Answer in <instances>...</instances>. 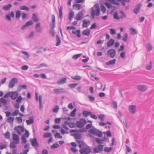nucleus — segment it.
I'll return each mask as SVG.
<instances>
[{
    "instance_id": "f257e3e1",
    "label": "nucleus",
    "mask_w": 154,
    "mask_h": 154,
    "mask_svg": "<svg viewBox=\"0 0 154 154\" xmlns=\"http://www.w3.org/2000/svg\"><path fill=\"white\" fill-rule=\"evenodd\" d=\"M91 15L93 20L94 19L95 16H98L100 14V8L98 5L96 4L91 8Z\"/></svg>"
},
{
    "instance_id": "f03ea898",
    "label": "nucleus",
    "mask_w": 154,
    "mask_h": 154,
    "mask_svg": "<svg viewBox=\"0 0 154 154\" xmlns=\"http://www.w3.org/2000/svg\"><path fill=\"white\" fill-rule=\"evenodd\" d=\"M88 132L92 134L95 136H97L99 137H101L102 136V133L95 128L90 129Z\"/></svg>"
},
{
    "instance_id": "7ed1b4c3",
    "label": "nucleus",
    "mask_w": 154,
    "mask_h": 154,
    "mask_svg": "<svg viewBox=\"0 0 154 154\" xmlns=\"http://www.w3.org/2000/svg\"><path fill=\"white\" fill-rule=\"evenodd\" d=\"M79 151L81 154H89L91 152V149L89 147H84L80 149Z\"/></svg>"
},
{
    "instance_id": "20e7f679",
    "label": "nucleus",
    "mask_w": 154,
    "mask_h": 154,
    "mask_svg": "<svg viewBox=\"0 0 154 154\" xmlns=\"http://www.w3.org/2000/svg\"><path fill=\"white\" fill-rule=\"evenodd\" d=\"M86 123L87 122L85 119H81L80 121L77 122L76 123L77 126L79 128H82Z\"/></svg>"
},
{
    "instance_id": "39448f33",
    "label": "nucleus",
    "mask_w": 154,
    "mask_h": 154,
    "mask_svg": "<svg viewBox=\"0 0 154 154\" xmlns=\"http://www.w3.org/2000/svg\"><path fill=\"white\" fill-rule=\"evenodd\" d=\"M15 131H16L19 135L20 136L21 135V132H20V130H21V132H23L24 131V128L21 125H18L17 127H15L14 129Z\"/></svg>"
},
{
    "instance_id": "423d86ee",
    "label": "nucleus",
    "mask_w": 154,
    "mask_h": 154,
    "mask_svg": "<svg viewBox=\"0 0 154 154\" xmlns=\"http://www.w3.org/2000/svg\"><path fill=\"white\" fill-rule=\"evenodd\" d=\"M137 106L135 105H131L128 106V109L129 112L132 114L135 113L136 110Z\"/></svg>"
},
{
    "instance_id": "0eeeda50",
    "label": "nucleus",
    "mask_w": 154,
    "mask_h": 154,
    "mask_svg": "<svg viewBox=\"0 0 154 154\" xmlns=\"http://www.w3.org/2000/svg\"><path fill=\"white\" fill-rule=\"evenodd\" d=\"M107 53V55L110 57L113 58L116 54V52L114 49H112L108 50Z\"/></svg>"
},
{
    "instance_id": "6e6552de",
    "label": "nucleus",
    "mask_w": 154,
    "mask_h": 154,
    "mask_svg": "<svg viewBox=\"0 0 154 154\" xmlns=\"http://www.w3.org/2000/svg\"><path fill=\"white\" fill-rule=\"evenodd\" d=\"M17 79L15 78H14L11 79L9 84V87L13 88L15 86V84L17 83Z\"/></svg>"
},
{
    "instance_id": "1a4fd4ad",
    "label": "nucleus",
    "mask_w": 154,
    "mask_h": 154,
    "mask_svg": "<svg viewBox=\"0 0 154 154\" xmlns=\"http://www.w3.org/2000/svg\"><path fill=\"white\" fill-rule=\"evenodd\" d=\"M138 90L141 92H144L148 88V86L146 85H140L137 86Z\"/></svg>"
},
{
    "instance_id": "9d476101",
    "label": "nucleus",
    "mask_w": 154,
    "mask_h": 154,
    "mask_svg": "<svg viewBox=\"0 0 154 154\" xmlns=\"http://www.w3.org/2000/svg\"><path fill=\"white\" fill-rule=\"evenodd\" d=\"M53 91L56 94H58L67 92L65 91L63 88L54 89H53Z\"/></svg>"
},
{
    "instance_id": "9b49d317",
    "label": "nucleus",
    "mask_w": 154,
    "mask_h": 154,
    "mask_svg": "<svg viewBox=\"0 0 154 154\" xmlns=\"http://www.w3.org/2000/svg\"><path fill=\"white\" fill-rule=\"evenodd\" d=\"M103 145H99L97 146V148L94 149L93 151L94 153L99 152L100 151H102L103 150Z\"/></svg>"
},
{
    "instance_id": "f8f14e48",
    "label": "nucleus",
    "mask_w": 154,
    "mask_h": 154,
    "mask_svg": "<svg viewBox=\"0 0 154 154\" xmlns=\"http://www.w3.org/2000/svg\"><path fill=\"white\" fill-rule=\"evenodd\" d=\"M141 5L140 3L137 4L133 10V12L136 15L138 14Z\"/></svg>"
},
{
    "instance_id": "ddd939ff",
    "label": "nucleus",
    "mask_w": 154,
    "mask_h": 154,
    "mask_svg": "<svg viewBox=\"0 0 154 154\" xmlns=\"http://www.w3.org/2000/svg\"><path fill=\"white\" fill-rule=\"evenodd\" d=\"M84 15L82 12L80 11L76 15L75 19L79 21L81 20L83 18Z\"/></svg>"
},
{
    "instance_id": "4468645a",
    "label": "nucleus",
    "mask_w": 154,
    "mask_h": 154,
    "mask_svg": "<svg viewBox=\"0 0 154 154\" xmlns=\"http://www.w3.org/2000/svg\"><path fill=\"white\" fill-rule=\"evenodd\" d=\"M14 12L13 11H11L9 14H7L6 15V19L9 21L11 20V17L14 18Z\"/></svg>"
},
{
    "instance_id": "2eb2a0df",
    "label": "nucleus",
    "mask_w": 154,
    "mask_h": 154,
    "mask_svg": "<svg viewBox=\"0 0 154 154\" xmlns=\"http://www.w3.org/2000/svg\"><path fill=\"white\" fill-rule=\"evenodd\" d=\"M13 139L14 142L16 144H18L19 142V139L18 136L16 134H13Z\"/></svg>"
},
{
    "instance_id": "dca6fc26",
    "label": "nucleus",
    "mask_w": 154,
    "mask_h": 154,
    "mask_svg": "<svg viewBox=\"0 0 154 154\" xmlns=\"http://www.w3.org/2000/svg\"><path fill=\"white\" fill-rule=\"evenodd\" d=\"M30 141L31 144L32 146H35L36 147H38L39 146L38 143H37V139L36 138H34L32 140L31 139Z\"/></svg>"
},
{
    "instance_id": "f3484780",
    "label": "nucleus",
    "mask_w": 154,
    "mask_h": 154,
    "mask_svg": "<svg viewBox=\"0 0 154 154\" xmlns=\"http://www.w3.org/2000/svg\"><path fill=\"white\" fill-rule=\"evenodd\" d=\"M67 78L66 77H63L60 80L57 81V84L58 85H62L66 83Z\"/></svg>"
},
{
    "instance_id": "a211bd4d",
    "label": "nucleus",
    "mask_w": 154,
    "mask_h": 154,
    "mask_svg": "<svg viewBox=\"0 0 154 154\" xmlns=\"http://www.w3.org/2000/svg\"><path fill=\"white\" fill-rule=\"evenodd\" d=\"M83 22L82 26L83 27H87L90 24V21L88 20H84Z\"/></svg>"
},
{
    "instance_id": "6ab92c4d",
    "label": "nucleus",
    "mask_w": 154,
    "mask_h": 154,
    "mask_svg": "<svg viewBox=\"0 0 154 154\" xmlns=\"http://www.w3.org/2000/svg\"><path fill=\"white\" fill-rule=\"evenodd\" d=\"M32 19L35 22L37 23L39 21V20L36 14L35 13L32 14Z\"/></svg>"
},
{
    "instance_id": "aec40b11",
    "label": "nucleus",
    "mask_w": 154,
    "mask_h": 154,
    "mask_svg": "<svg viewBox=\"0 0 154 154\" xmlns=\"http://www.w3.org/2000/svg\"><path fill=\"white\" fill-rule=\"evenodd\" d=\"M27 124L28 125H30L34 122L33 117V116L30 117L28 120H27L26 121Z\"/></svg>"
},
{
    "instance_id": "412c9836",
    "label": "nucleus",
    "mask_w": 154,
    "mask_h": 154,
    "mask_svg": "<svg viewBox=\"0 0 154 154\" xmlns=\"http://www.w3.org/2000/svg\"><path fill=\"white\" fill-rule=\"evenodd\" d=\"M115 43V41L114 39H110L107 43V46L108 47H110L113 45Z\"/></svg>"
},
{
    "instance_id": "4be33fe9",
    "label": "nucleus",
    "mask_w": 154,
    "mask_h": 154,
    "mask_svg": "<svg viewBox=\"0 0 154 154\" xmlns=\"http://www.w3.org/2000/svg\"><path fill=\"white\" fill-rule=\"evenodd\" d=\"M116 60L115 59H113L112 60H110L108 62H107L105 64L106 65H113L115 64Z\"/></svg>"
},
{
    "instance_id": "5701e85b",
    "label": "nucleus",
    "mask_w": 154,
    "mask_h": 154,
    "mask_svg": "<svg viewBox=\"0 0 154 154\" xmlns=\"http://www.w3.org/2000/svg\"><path fill=\"white\" fill-rule=\"evenodd\" d=\"M72 33L73 34H76L78 38H80L81 36V35L80 34V30H77L75 31H72Z\"/></svg>"
},
{
    "instance_id": "b1692460",
    "label": "nucleus",
    "mask_w": 154,
    "mask_h": 154,
    "mask_svg": "<svg viewBox=\"0 0 154 154\" xmlns=\"http://www.w3.org/2000/svg\"><path fill=\"white\" fill-rule=\"evenodd\" d=\"M11 7V5L10 4H9L7 5L4 6L2 8L3 9L5 10L8 11L10 9Z\"/></svg>"
},
{
    "instance_id": "393cba45",
    "label": "nucleus",
    "mask_w": 154,
    "mask_h": 154,
    "mask_svg": "<svg viewBox=\"0 0 154 154\" xmlns=\"http://www.w3.org/2000/svg\"><path fill=\"white\" fill-rule=\"evenodd\" d=\"M12 99L13 100H14L16 99L17 97H18V94L16 91H12Z\"/></svg>"
},
{
    "instance_id": "a878e982",
    "label": "nucleus",
    "mask_w": 154,
    "mask_h": 154,
    "mask_svg": "<svg viewBox=\"0 0 154 154\" xmlns=\"http://www.w3.org/2000/svg\"><path fill=\"white\" fill-rule=\"evenodd\" d=\"M12 91L9 92L6 94L3 97L6 98L8 97H10L12 99Z\"/></svg>"
},
{
    "instance_id": "bb28decb",
    "label": "nucleus",
    "mask_w": 154,
    "mask_h": 154,
    "mask_svg": "<svg viewBox=\"0 0 154 154\" xmlns=\"http://www.w3.org/2000/svg\"><path fill=\"white\" fill-rule=\"evenodd\" d=\"M90 33V30L89 29H86L84 30L82 32V34L88 36Z\"/></svg>"
},
{
    "instance_id": "cd10ccee",
    "label": "nucleus",
    "mask_w": 154,
    "mask_h": 154,
    "mask_svg": "<svg viewBox=\"0 0 154 154\" xmlns=\"http://www.w3.org/2000/svg\"><path fill=\"white\" fill-rule=\"evenodd\" d=\"M21 12L20 10H17L16 11L15 17L16 19H19L21 16Z\"/></svg>"
},
{
    "instance_id": "c85d7f7f",
    "label": "nucleus",
    "mask_w": 154,
    "mask_h": 154,
    "mask_svg": "<svg viewBox=\"0 0 154 154\" xmlns=\"http://www.w3.org/2000/svg\"><path fill=\"white\" fill-rule=\"evenodd\" d=\"M14 120V118L13 117L11 116L8 117L7 119V121L9 123L13 124Z\"/></svg>"
},
{
    "instance_id": "c756f323",
    "label": "nucleus",
    "mask_w": 154,
    "mask_h": 154,
    "mask_svg": "<svg viewBox=\"0 0 154 154\" xmlns=\"http://www.w3.org/2000/svg\"><path fill=\"white\" fill-rule=\"evenodd\" d=\"M73 8H75V9L77 10H80L82 6L79 4H76L73 5Z\"/></svg>"
},
{
    "instance_id": "7c9ffc66",
    "label": "nucleus",
    "mask_w": 154,
    "mask_h": 154,
    "mask_svg": "<svg viewBox=\"0 0 154 154\" xmlns=\"http://www.w3.org/2000/svg\"><path fill=\"white\" fill-rule=\"evenodd\" d=\"M130 33L131 34L134 35L137 34V32L136 31V29L132 27H131L130 29Z\"/></svg>"
},
{
    "instance_id": "2f4dec72",
    "label": "nucleus",
    "mask_w": 154,
    "mask_h": 154,
    "mask_svg": "<svg viewBox=\"0 0 154 154\" xmlns=\"http://www.w3.org/2000/svg\"><path fill=\"white\" fill-rule=\"evenodd\" d=\"M56 38L57 43L56 44V46H58L60 44L61 40L58 35H56Z\"/></svg>"
},
{
    "instance_id": "473e14b6",
    "label": "nucleus",
    "mask_w": 154,
    "mask_h": 154,
    "mask_svg": "<svg viewBox=\"0 0 154 154\" xmlns=\"http://www.w3.org/2000/svg\"><path fill=\"white\" fill-rule=\"evenodd\" d=\"M26 87L27 86L26 85H23L18 87V90L19 91H20L22 89H26Z\"/></svg>"
},
{
    "instance_id": "72a5a7b5",
    "label": "nucleus",
    "mask_w": 154,
    "mask_h": 154,
    "mask_svg": "<svg viewBox=\"0 0 154 154\" xmlns=\"http://www.w3.org/2000/svg\"><path fill=\"white\" fill-rule=\"evenodd\" d=\"M71 78L72 79L76 81L80 80L81 79V76L79 75H76L75 76H72Z\"/></svg>"
},
{
    "instance_id": "f704fd0d",
    "label": "nucleus",
    "mask_w": 154,
    "mask_h": 154,
    "mask_svg": "<svg viewBox=\"0 0 154 154\" xmlns=\"http://www.w3.org/2000/svg\"><path fill=\"white\" fill-rule=\"evenodd\" d=\"M91 112H90L84 111L83 112L82 114L85 117H87L89 115H90V114H91Z\"/></svg>"
},
{
    "instance_id": "c9c22d12",
    "label": "nucleus",
    "mask_w": 154,
    "mask_h": 154,
    "mask_svg": "<svg viewBox=\"0 0 154 154\" xmlns=\"http://www.w3.org/2000/svg\"><path fill=\"white\" fill-rule=\"evenodd\" d=\"M0 101L4 105H6L7 103V101L5 99L1 98L0 99Z\"/></svg>"
},
{
    "instance_id": "e433bc0d",
    "label": "nucleus",
    "mask_w": 154,
    "mask_h": 154,
    "mask_svg": "<svg viewBox=\"0 0 154 154\" xmlns=\"http://www.w3.org/2000/svg\"><path fill=\"white\" fill-rule=\"evenodd\" d=\"M128 38V34L127 33H125L124 35L122 37V39L124 42H126Z\"/></svg>"
},
{
    "instance_id": "4c0bfd02",
    "label": "nucleus",
    "mask_w": 154,
    "mask_h": 154,
    "mask_svg": "<svg viewBox=\"0 0 154 154\" xmlns=\"http://www.w3.org/2000/svg\"><path fill=\"white\" fill-rule=\"evenodd\" d=\"M74 15V13L73 11H71L69 14V19L70 21H71L72 20Z\"/></svg>"
},
{
    "instance_id": "58836bf2",
    "label": "nucleus",
    "mask_w": 154,
    "mask_h": 154,
    "mask_svg": "<svg viewBox=\"0 0 154 154\" xmlns=\"http://www.w3.org/2000/svg\"><path fill=\"white\" fill-rule=\"evenodd\" d=\"M78 85V83H72L69 84L68 86L70 88L73 89L75 88Z\"/></svg>"
},
{
    "instance_id": "ea45409f",
    "label": "nucleus",
    "mask_w": 154,
    "mask_h": 154,
    "mask_svg": "<svg viewBox=\"0 0 154 154\" xmlns=\"http://www.w3.org/2000/svg\"><path fill=\"white\" fill-rule=\"evenodd\" d=\"M113 17L114 19L119 20L120 17L118 16V14L117 12H115L113 14Z\"/></svg>"
},
{
    "instance_id": "a19ab883",
    "label": "nucleus",
    "mask_w": 154,
    "mask_h": 154,
    "mask_svg": "<svg viewBox=\"0 0 154 154\" xmlns=\"http://www.w3.org/2000/svg\"><path fill=\"white\" fill-rule=\"evenodd\" d=\"M59 107L58 105H56L53 109V112L54 113L58 112Z\"/></svg>"
},
{
    "instance_id": "79ce46f5",
    "label": "nucleus",
    "mask_w": 154,
    "mask_h": 154,
    "mask_svg": "<svg viewBox=\"0 0 154 154\" xmlns=\"http://www.w3.org/2000/svg\"><path fill=\"white\" fill-rule=\"evenodd\" d=\"M16 144L14 142H11L10 144V146L11 148H15L16 147V146L15 145Z\"/></svg>"
},
{
    "instance_id": "37998d69",
    "label": "nucleus",
    "mask_w": 154,
    "mask_h": 154,
    "mask_svg": "<svg viewBox=\"0 0 154 154\" xmlns=\"http://www.w3.org/2000/svg\"><path fill=\"white\" fill-rule=\"evenodd\" d=\"M20 9L21 10H26L28 11L29 10V8L26 6L23 5L20 7Z\"/></svg>"
},
{
    "instance_id": "c03bdc74",
    "label": "nucleus",
    "mask_w": 154,
    "mask_h": 154,
    "mask_svg": "<svg viewBox=\"0 0 154 154\" xmlns=\"http://www.w3.org/2000/svg\"><path fill=\"white\" fill-rule=\"evenodd\" d=\"M88 98L89 100L91 102H94L95 100V98L90 95H88Z\"/></svg>"
},
{
    "instance_id": "a18cd8bd",
    "label": "nucleus",
    "mask_w": 154,
    "mask_h": 154,
    "mask_svg": "<svg viewBox=\"0 0 154 154\" xmlns=\"http://www.w3.org/2000/svg\"><path fill=\"white\" fill-rule=\"evenodd\" d=\"M112 149V147H110L108 148V147H106L104 148V150L105 151L109 152H110Z\"/></svg>"
},
{
    "instance_id": "49530a36",
    "label": "nucleus",
    "mask_w": 154,
    "mask_h": 154,
    "mask_svg": "<svg viewBox=\"0 0 154 154\" xmlns=\"http://www.w3.org/2000/svg\"><path fill=\"white\" fill-rule=\"evenodd\" d=\"M59 146V144L57 143H56L52 145L51 148L52 149H55L58 148Z\"/></svg>"
},
{
    "instance_id": "de8ad7c7",
    "label": "nucleus",
    "mask_w": 154,
    "mask_h": 154,
    "mask_svg": "<svg viewBox=\"0 0 154 154\" xmlns=\"http://www.w3.org/2000/svg\"><path fill=\"white\" fill-rule=\"evenodd\" d=\"M74 135L75 139H81V136L80 134L78 133L75 134Z\"/></svg>"
},
{
    "instance_id": "09e8293b",
    "label": "nucleus",
    "mask_w": 154,
    "mask_h": 154,
    "mask_svg": "<svg viewBox=\"0 0 154 154\" xmlns=\"http://www.w3.org/2000/svg\"><path fill=\"white\" fill-rule=\"evenodd\" d=\"M33 23V22L32 20H30L29 21L27 22L25 24V26H26L27 27L29 26H30L32 25Z\"/></svg>"
},
{
    "instance_id": "8fccbe9b",
    "label": "nucleus",
    "mask_w": 154,
    "mask_h": 154,
    "mask_svg": "<svg viewBox=\"0 0 154 154\" xmlns=\"http://www.w3.org/2000/svg\"><path fill=\"white\" fill-rule=\"evenodd\" d=\"M49 33L53 37H54L55 35V31L53 29H50L49 31Z\"/></svg>"
},
{
    "instance_id": "3c124183",
    "label": "nucleus",
    "mask_w": 154,
    "mask_h": 154,
    "mask_svg": "<svg viewBox=\"0 0 154 154\" xmlns=\"http://www.w3.org/2000/svg\"><path fill=\"white\" fill-rule=\"evenodd\" d=\"M22 142V143H26L27 141L25 137V136L22 135L21 137Z\"/></svg>"
},
{
    "instance_id": "603ef678",
    "label": "nucleus",
    "mask_w": 154,
    "mask_h": 154,
    "mask_svg": "<svg viewBox=\"0 0 154 154\" xmlns=\"http://www.w3.org/2000/svg\"><path fill=\"white\" fill-rule=\"evenodd\" d=\"M59 17L60 19H61L62 18L63 16V14L62 12V7L61 6L59 10Z\"/></svg>"
},
{
    "instance_id": "864d4df0",
    "label": "nucleus",
    "mask_w": 154,
    "mask_h": 154,
    "mask_svg": "<svg viewBox=\"0 0 154 154\" xmlns=\"http://www.w3.org/2000/svg\"><path fill=\"white\" fill-rule=\"evenodd\" d=\"M51 134L50 133H46L43 135V137L45 138H48L51 137Z\"/></svg>"
},
{
    "instance_id": "5fc2aeb1",
    "label": "nucleus",
    "mask_w": 154,
    "mask_h": 154,
    "mask_svg": "<svg viewBox=\"0 0 154 154\" xmlns=\"http://www.w3.org/2000/svg\"><path fill=\"white\" fill-rule=\"evenodd\" d=\"M55 137L56 138H59L60 139L62 138V136H61L60 134L59 133H56L55 135Z\"/></svg>"
},
{
    "instance_id": "6e6d98bb",
    "label": "nucleus",
    "mask_w": 154,
    "mask_h": 154,
    "mask_svg": "<svg viewBox=\"0 0 154 154\" xmlns=\"http://www.w3.org/2000/svg\"><path fill=\"white\" fill-rule=\"evenodd\" d=\"M98 118L102 121H103L105 118V116L104 115L101 114L99 115L98 116Z\"/></svg>"
},
{
    "instance_id": "4d7b16f0",
    "label": "nucleus",
    "mask_w": 154,
    "mask_h": 154,
    "mask_svg": "<svg viewBox=\"0 0 154 154\" xmlns=\"http://www.w3.org/2000/svg\"><path fill=\"white\" fill-rule=\"evenodd\" d=\"M1 144L0 146V149H2L4 148H6L7 147V145L5 144H2V143H0Z\"/></svg>"
},
{
    "instance_id": "13d9d810",
    "label": "nucleus",
    "mask_w": 154,
    "mask_h": 154,
    "mask_svg": "<svg viewBox=\"0 0 154 154\" xmlns=\"http://www.w3.org/2000/svg\"><path fill=\"white\" fill-rule=\"evenodd\" d=\"M152 62H150V64L149 65H147L146 66V69L147 70H150L152 68Z\"/></svg>"
},
{
    "instance_id": "bf43d9fd",
    "label": "nucleus",
    "mask_w": 154,
    "mask_h": 154,
    "mask_svg": "<svg viewBox=\"0 0 154 154\" xmlns=\"http://www.w3.org/2000/svg\"><path fill=\"white\" fill-rule=\"evenodd\" d=\"M76 111V109H75L74 110L71 112L70 115L72 117H74L75 115V112Z\"/></svg>"
},
{
    "instance_id": "052dcab7",
    "label": "nucleus",
    "mask_w": 154,
    "mask_h": 154,
    "mask_svg": "<svg viewBox=\"0 0 154 154\" xmlns=\"http://www.w3.org/2000/svg\"><path fill=\"white\" fill-rule=\"evenodd\" d=\"M82 55V54H75L72 57L73 58L76 59L79 57L81 55Z\"/></svg>"
},
{
    "instance_id": "680f3d73",
    "label": "nucleus",
    "mask_w": 154,
    "mask_h": 154,
    "mask_svg": "<svg viewBox=\"0 0 154 154\" xmlns=\"http://www.w3.org/2000/svg\"><path fill=\"white\" fill-rule=\"evenodd\" d=\"M95 140L98 144H101L103 142V140H101L99 138H96L95 139Z\"/></svg>"
},
{
    "instance_id": "e2e57ef3",
    "label": "nucleus",
    "mask_w": 154,
    "mask_h": 154,
    "mask_svg": "<svg viewBox=\"0 0 154 154\" xmlns=\"http://www.w3.org/2000/svg\"><path fill=\"white\" fill-rule=\"evenodd\" d=\"M113 106L114 108L116 109L117 108V102L116 101H114L112 102Z\"/></svg>"
},
{
    "instance_id": "0e129e2a",
    "label": "nucleus",
    "mask_w": 154,
    "mask_h": 154,
    "mask_svg": "<svg viewBox=\"0 0 154 154\" xmlns=\"http://www.w3.org/2000/svg\"><path fill=\"white\" fill-rule=\"evenodd\" d=\"M101 11L103 12H104L106 11V8L103 5H101L100 6Z\"/></svg>"
},
{
    "instance_id": "69168bd1",
    "label": "nucleus",
    "mask_w": 154,
    "mask_h": 154,
    "mask_svg": "<svg viewBox=\"0 0 154 154\" xmlns=\"http://www.w3.org/2000/svg\"><path fill=\"white\" fill-rule=\"evenodd\" d=\"M43 66L46 67L48 66V65L44 63H41L37 67V68L39 69Z\"/></svg>"
},
{
    "instance_id": "338daca9",
    "label": "nucleus",
    "mask_w": 154,
    "mask_h": 154,
    "mask_svg": "<svg viewBox=\"0 0 154 154\" xmlns=\"http://www.w3.org/2000/svg\"><path fill=\"white\" fill-rule=\"evenodd\" d=\"M71 150L74 153H76L78 151V150L75 147H72L70 148Z\"/></svg>"
},
{
    "instance_id": "774afa93",
    "label": "nucleus",
    "mask_w": 154,
    "mask_h": 154,
    "mask_svg": "<svg viewBox=\"0 0 154 154\" xmlns=\"http://www.w3.org/2000/svg\"><path fill=\"white\" fill-rule=\"evenodd\" d=\"M22 97L20 96L18 97V98L16 99V101L17 103H20L22 100Z\"/></svg>"
}]
</instances>
